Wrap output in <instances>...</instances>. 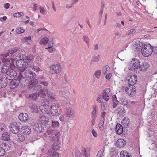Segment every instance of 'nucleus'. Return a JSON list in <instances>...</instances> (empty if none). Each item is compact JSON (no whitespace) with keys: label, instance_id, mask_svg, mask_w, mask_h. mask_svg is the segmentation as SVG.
<instances>
[{"label":"nucleus","instance_id":"obj_61","mask_svg":"<svg viewBox=\"0 0 157 157\" xmlns=\"http://www.w3.org/2000/svg\"><path fill=\"white\" fill-rule=\"evenodd\" d=\"M91 132L92 134V135H93V136H94V137H97V132H96V131H95L94 129H93L92 130Z\"/></svg>","mask_w":157,"mask_h":157},{"label":"nucleus","instance_id":"obj_2","mask_svg":"<svg viewBox=\"0 0 157 157\" xmlns=\"http://www.w3.org/2000/svg\"><path fill=\"white\" fill-rule=\"evenodd\" d=\"M2 61L4 64L1 68V72L7 75L11 68V67L14 65L13 63V59L10 58V59L9 58L6 59L3 57Z\"/></svg>","mask_w":157,"mask_h":157},{"label":"nucleus","instance_id":"obj_56","mask_svg":"<svg viewBox=\"0 0 157 157\" xmlns=\"http://www.w3.org/2000/svg\"><path fill=\"white\" fill-rule=\"evenodd\" d=\"M31 36H29L27 37H26L22 39V41L23 42H27L28 40H31Z\"/></svg>","mask_w":157,"mask_h":157},{"label":"nucleus","instance_id":"obj_48","mask_svg":"<svg viewBox=\"0 0 157 157\" xmlns=\"http://www.w3.org/2000/svg\"><path fill=\"white\" fill-rule=\"evenodd\" d=\"M100 55H98L97 56H94L92 58L91 61L92 62H98L99 61L100 58Z\"/></svg>","mask_w":157,"mask_h":157},{"label":"nucleus","instance_id":"obj_13","mask_svg":"<svg viewBox=\"0 0 157 157\" xmlns=\"http://www.w3.org/2000/svg\"><path fill=\"white\" fill-rule=\"evenodd\" d=\"M17 50V48H12L8 50V52L7 53L5 54H1L0 56H3V57L6 58L7 56H9L10 54H11L10 57H13V55H15L16 51Z\"/></svg>","mask_w":157,"mask_h":157},{"label":"nucleus","instance_id":"obj_33","mask_svg":"<svg viewBox=\"0 0 157 157\" xmlns=\"http://www.w3.org/2000/svg\"><path fill=\"white\" fill-rule=\"evenodd\" d=\"M105 121V118H101L98 124V126L99 129L101 131L103 130L104 128V124Z\"/></svg>","mask_w":157,"mask_h":157},{"label":"nucleus","instance_id":"obj_1","mask_svg":"<svg viewBox=\"0 0 157 157\" xmlns=\"http://www.w3.org/2000/svg\"><path fill=\"white\" fill-rule=\"evenodd\" d=\"M36 77V74L33 71H31L26 67L24 71L19 73L17 76V79L21 80V81L27 80V78H34Z\"/></svg>","mask_w":157,"mask_h":157},{"label":"nucleus","instance_id":"obj_19","mask_svg":"<svg viewBox=\"0 0 157 157\" xmlns=\"http://www.w3.org/2000/svg\"><path fill=\"white\" fill-rule=\"evenodd\" d=\"M34 130L38 133H41L43 132L44 129L40 124H36L33 126Z\"/></svg>","mask_w":157,"mask_h":157},{"label":"nucleus","instance_id":"obj_7","mask_svg":"<svg viewBox=\"0 0 157 157\" xmlns=\"http://www.w3.org/2000/svg\"><path fill=\"white\" fill-rule=\"evenodd\" d=\"M34 90L37 92H38V94L42 98H44L48 93L47 89H43L41 85L36 86L34 88Z\"/></svg>","mask_w":157,"mask_h":157},{"label":"nucleus","instance_id":"obj_9","mask_svg":"<svg viewBox=\"0 0 157 157\" xmlns=\"http://www.w3.org/2000/svg\"><path fill=\"white\" fill-rule=\"evenodd\" d=\"M27 61H25L24 60L20 59L17 60L16 62V65L21 72L24 71L26 68L25 67L28 65Z\"/></svg>","mask_w":157,"mask_h":157},{"label":"nucleus","instance_id":"obj_41","mask_svg":"<svg viewBox=\"0 0 157 157\" xmlns=\"http://www.w3.org/2000/svg\"><path fill=\"white\" fill-rule=\"evenodd\" d=\"M33 56L32 55H29L27 56L26 57L24 61H27V63L28 64V63L30 62V61L33 60Z\"/></svg>","mask_w":157,"mask_h":157},{"label":"nucleus","instance_id":"obj_44","mask_svg":"<svg viewBox=\"0 0 157 157\" xmlns=\"http://www.w3.org/2000/svg\"><path fill=\"white\" fill-rule=\"evenodd\" d=\"M48 38L46 37H45L42 39L40 42H41V44L44 45L47 44L48 42Z\"/></svg>","mask_w":157,"mask_h":157},{"label":"nucleus","instance_id":"obj_63","mask_svg":"<svg viewBox=\"0 0 157 157\" xmlns=\"http://www.w3.org/2000/svg\"><path fill=\"white\" fill-rule=\"evenodd\" d=\"M59 154L57 152H53L52 155V157H59Z\"/></svg>","mask_w":157,"mask_h":157},{"label":"nucleus","instance_id":"obj_51","mask_svg":"<svg viewBox=\"0 0 157 157\" xmlns=\"http://www.w3.org/2000/svg\"><path fill=\"white\" fill-rule=\"evenodd\" d=\"M32 68V70L37 72L41 71V70L38 67L36 66H33Z\"/></svg>","mask_w":157,"mask_h":157},{"label":"nucleus","instance_id":"obj_54","mask_svg":"<svg viewBox=\"0 0 157 157\" xmlns=\"http://www.w3.org/2000/svg\"><path fill=\"white\" fill-rule=\"evenodd\" d=\"M40 12L41 13L43 14L44 15L46 14V11L44 10V7H43L42 6H40Z\"/></svg>","mask_w":157,"mask_h":157},{"label":"nucleus","instance_id":"obj_5","mask_svg":"<svg viewBox=\"0 0 157 157\" xmlns=\"http://www.w3.org/2000/svg\"><path fill=\"white\" fill-rule=\"evenodd\" d=\"M50 111L52 115L58 116L61 113L60 107L58 104L53 103L50 107Z\"/></svg>","mask_w":157,"mask_h":157},{"label":"nucleus","instance_id":"obj_16","mask_svg":"<svg viewBox=\"0 0 157 157\" xmlns=\"http://www.w3.org/2000/svg\"><path fill=\"white\" fill-rule=\"evenodd\" d=\"M126 144V141L122 139H118L116 143V145L119 148L124 147Z\"/></svg>","mask_w":157,"mask_h":157},{"label":"nucleus","instance_id":"obj_45","mask_svg":"<svg viewBox=\"0 0 157 157\" xmlns=\"http://www.w3.org/2000/svg\"><path fill=\"white\" fill-rule=\"evenodd\" d=\"M56 96L55 94L53 93L49 94L48 98L51 100H53L55 99Z\"/></svg>","mask_w":157,"mask_h":157},{"label":"nucleus","instance_id":"obj_23","mask_svg":"<svg viewBox=\"0 0 157 157\" xmlns=\"http://www.w3.org/2000/svg\"><path fill=\"white\" fill-rule=\"evenodd\" d=\"M116 133L118 135H120L123 132V128L122 126L120 124H117L116 126Z\"/></svg>","mask_w":157,"mask_h":157},{"label":"nucleus","instance_id":"obj_43","mask_svg":"<svg viewBox=\"0 0 157 157\" xmlns=\"http://www.w3.org/2000/svg\"><path fill=\"white\" fill-rule=\"evenodd\" d=\"M50 109V107H49L48 105H45L44 106L43 109H42V111L43 112H44V113H46L49 111V109Z\"/></svg>","mask_w":157,"mask_h":157},{"label":"nucleus","instance_id":"obj_34","mask_svg":"<svg viewBox=\"0 0 157 157\" xmlns=\"http://www.w3.org/2000/svg\"><path fill=\"white\" fill-rule=\"evenodd\" d=\"M8 142L5 143L3 142L1 144V147L4 149L5 151V150H8L9 149V146L8 145Z\"/></svg>","mask_w":157,"mask_h":157},{"label":"nucleus","instance_id":"obj_60","mask_svg":"<svg viewBox=\"0 0 157 157\" xmlns=\"http://www.w3.org/2000/svg\"><path fill=\"white\" fill-rule=\"evenodd\" d=\"M40 84H42L44 86H47L48 84V83L47 81H41L40 82Z\"/></svg>","mask_w":157,"mask_h":157},{"label":"nucleus","instance_id":"obj_50","mask_svg":"<svg viewBox=\"0 0 157 157\" xmlns=\"http://www.w3.org/2000/svg\"><path fill=\"white\" fill-rule=\"evenodd\" d=\"M23 12H19L15 13L13 14V16L15 17H19L21 16H23Z\"/></svg>","mask_w":157,"mask_h":157},{"label":"nucleus","instance_id":"obj_11","mask_svg":"<svg viewBox=\"0 0 157 157\" xmlns=\"http://www.w3.org/2000/svg\"><path fill=\"white\" fill-rule=\"evenodd\" d=\"M136 88L133 84H129L128 85L125 89L126 93L129 95L133 96L136 92Z\"/></svg>","mask_w":157,"mask_h":157},{"label":"nucleus","instance_id":"obj_20","mask_svg":"<svg viewBox=\"0 0 157 157\" xmlns=\"http://www.w3.org/2000/svg\"><path fill=\"white\" fill-rule=\"evenodd\" d=\"M23 52V51H20L17 48V50L16 51L15 55H13V57L10 58H12L13 59V62L14 60H16V59H18L17 58V57L20 58L21 57H23L24 55L23 54H22V52Z\"/></svg>","mask_w":157,"mask_h":157},{"label":"nucleus","instance_id":"obj_38","mask_svg":"<svg viewBox=\"0 0 157 157\" xmlns=\"http://www.w3.org/2000/svg\"><path fill=\"white\" fill-rule=\"evenodd\" d=\"M110 67L109 66L106 65L103 67L102 70V73L104 75L107 74V72L109 71Z\"/></svg>","mask_w":157,"mask_h":157},{"label":"nucleus","instance_id":"obj_3","mask_svg":"<svg viewBox=\"0 0 157 157\" xmlns=\"http://www.w3.org/2000/svg\"><path fill=\"white\" fill-rule=\"evenodd\" d=\"M154 49V48L150 44H145L142 46V54L144 56H148L152 54Z\"/></svg>","mask_w":157,"mask_h":157},{"label":"nucleus","instance_id":"obj_15","mask_svg":"<svg viewBox=\"0 0 157 157\" xmlns=\"http://www.w3.org/2000/svg\"><path fill=\"white\" fill-rule=\"evenodd\" d=\"M21 80L18 79L17 78L14 80L12 81L10 83V88L14 89L17 87L19 85Z\"/></svg>","mask_w":157,"mask_h":157},{"label":"nucleus","instance_id":"obj_46","mask_svg":"<svg viewBox=\"0 0 157 157\" xmlns=\"http://www.w3.org/2000/svg\"><path fill=\"white\" fill-rule=\"evenodd\" d=\"M102 98L105 100L108 101L109 99V97L108 94H106V93L102 92Z\"/></svg>","mask_w":157,"mask_h":157},{"label":"nucleus","instance_id":"obj_47","mask_svg":"<svg viewBox=\"0 0 157 157\" xmlns=\"http://www.w3.org/2000/svg\"><path fill=\"white\" fill-rule=\"evenodd\" d=\"M25 138L24 136L20 134L18 136L17 141L19 142H22L24 141Z\"/></svg>","mask_w":157,"mask_h":157},{"label":"nucleus","instance_id":"obj_10","mask_svg":"<svg viewBox=\"0 0 157 157\" xmlns=\"http://www.w3.org/2000/svg\"><path fill=\"white\" fill-rule=\"evenodd\" d=\"M50 73L51 74H58L61 71V67L59 64L52 65L50 67Z\"/></svg>","mask_w":157,"mask_h":157},{"label":"nucleus","instance_id":"obj_58","mask_svg":"<svg viewBox=\"0 0 157 157\" xmlns=\"http://www.w3.org/2000/svg\"><path fill=\"white\" fill-rule=\"evenodd\" d=\"M97 112L92 111L91 113L92 117L96 118L97 116Z\"/></svg>","mask_w":157,"mask_h":157},{"label":"nucleus","instance_id":"obj_55","mask_svg":"<svg viewBox=\"0 0 157 157\" xmlns=\"http://www.w3.org/2000/svg\"><path fill=\"white\" fill-rule=\"evenodd\" d=\"M101 108L103 110H105L106 109V107H107V105L103 102H102L101 103Z\"/></svg>","mask_w":157,"mask_h":157},{"label":"nucleus","instance_id":"obj_31","mask_svg":"<svg viewBox=\"0 0 157 157\" xmlns=\"http://www.w3.org/2000/svg\"><path fill=\"white\" fill-rule=\"evenodd\" d=\"M7 75L12 78L13 77L15 78V76H16L17 73L15 71L11 69V68Z\"/></svg>","mask_w":157,"mask_h":157},{"label":"nucleus","instance_id":"obj_25","mask_svg":"<svg viewBox=\"0 0 157 157\" xmlns=\"http://www.w3.org/2000/svg\"><path fill=\"white\" fill-rule=\"evenodd\" d=\"M130 78L128 79V81L130 83L135 84L137 81V78L136 75H131Z\"/></svg>","mask_w":157,"mask_h":157},{"label":"nucleus","instance_id":"obj_40","mask_svg":"<svg viewBox=\"0 0 157 157\" xmlns=\"http://www.w3.org/2000/svg\"><path fill=\"white\" fill-rule=\"evenodd\" d=\"M51 121L52 122V126L53 128H55L59 126V124L58 121L52 120H51Z\"/></svg>","mask_w":157,"mask_h":157},{"label":"nucleus","instance_id":"obj_21","mask_svg":"<svg viewBox=\"0 0 157 157\" xmlns=\"http://www.w3.org/2000/svg\"><path fill=\"white\" fill-rule=\"evenodd\" d=\"M18 118L21 121L25 122L28 119V115L25 113H21L18 116Z\"/></svg>","mask_w":157,"mask_h":157},{"label":"nucleus","instance_id":"obj_36","mask_svg":"<svg viewBox=\"0 0 157 157\" xmlns=\"http://www.w3.org/2000/svg\"><path fill=\"white\" fill-rule=\"evenodd\" d=\"M119 100L122 105H127L128 101L124 97H122L119 98Z\"/></svg>","mask_w":157,"mask_h":157},{"label":"nucleus","instance_id":"obj_53","mask_svg":"<svg viewBox=\"0 0 157 157\" xmlns=\"http://www.w3.org/2000/svg\"><path fill=\"white\" fill-rule=\"evenodd\" d=\"M17 33L18 34H21L23 33L24 32V30L22 29L21 28H18L17 29Z\"/></svg>","mask_w":157,"mask_h":157},{"label":"nucleus","instance_id":"obj_59","mask_svg":"<svg viewBox=\"0 0 157 157\" xmlns=\"http://www.w3.org/2000/svg\"><path fill=\"white\" fill-rule=\"evenodd\" d=\"M118 102V101H115L113 102V108H115L117 107Z\"/></svg>","mask_w":157,"mask_h":157},{"label":"nucleus","instance_id":"obj_32","mask_svg":"<svg viewBox=\"0 0 157 157\" xmlns=\"http://www.w3.org/2000/svg\"><path fill=\"white\" fill-rule=\"evenodd\" d=\"M10 135L8 132H5L2 134V139L4 141H8L10 139Z\"/></svg>","mask_w":157,"mask_h":157},{"label":"nucleus","instance_id":"obj_8","mask_svg":"<svg viewBox=\"0 0 157 157\" xmlns=\"http://www.w3.org/2000/svg\"><path fill=\"white\" fill-rule=\"evenodd\" d=\"M22 82L25 83L27 88L30 90L34 87L38 83V81L37 79H31L29 80H25Z\"/></svg>","mask_w":157,"mask_h":157},{"label":"nucleus","instance_id":"obj_62","mask_svg":"<svg viewBox=\"0 0 157 157\" xmlns=\"http://www.w3.org/2000/svg\"><path fill=\"white\" fill-rule=\"evenodd\" d=\"M93 111L97 112L98 110V107L97 105H94L93 106Z\"/></svg>","mask_w":157,"mask_h":157},{"label":"nucleus","instance_id":"obj_57","mask_svg":"<svg viewBox=\"0 0 157 157\" xmlns=\"http://www.w3.org/2000/svg\"><path fill=\"white\" fill-rule=\"evenodd\" d=\"M5 151L1 147H0V156H2L5 154Z\"/></svg>","mask_w":157,"mask_h":157},{"label":"nucleus","instance_id":"obj_28","mask_svg":"<svg viewBox=\"0 0 157 157\" xmlns=\"http://www.w3.org/2000/svg\"><path fill=\"white\" fill-rule=\"evenodd\" d=\"M40 95L36 92L34 93L30 94L29 96V98L33 100H36L37 99Z\"/></svg>","mask_w":157,"mask_h":157},{"label":"nucleus","instance_id":"obj_14","mask_svg":"<svg viewBox=\"0 0 157 157\" xmlns=\"http://www.w3.org/2000/svg\"><path fill=\"white\" fill-rule=\"evenodd\" d=\"M22 132L25 135H28L31 132L30 127L27 125H24L21 128Z\"/></svg>","mask_w":157,"mask_h":157},{"label":"nucleus","instance_id":"obj_52","mask_svg":"<svg viewBox=\"0 0 157 157\" xmlns=\"http://www.w3.org/2000/svg\"><path fill=\"white\" fill-rule=\"evenodd\" d=\"M136 30L134 29H132L130 30H129L127 32V35L128 36L132 34H133L136 32Z\"/></svg>","mask_w":157,"mask_h":157},{"label":"nucleus","instance_id":"obj_39","mask_svg":"<svg viewBox=\"0 0 157 157\" xmlns=\"http://www.w3.org/2000/svg\"><path fill=\"white\" fill-rule=\"evenodd\" d=\"M31 109L33 112H36L38 110V107L35 104L32 103L31 106Z\"/></svg>","mask_w":157,"mask_h":157},{"label":"nucleus","instance_id":"obj_49","mask_svg":"<svg viewBox=\"0 0 157 157\" xmlns=\"http://www.w3.org/2000/svg\"><path fill=\"white\" fill-rule=\"evenodd\" d=\"M101 73V71L100 70H97L95 72L94 75L97 78H100V76Z\"/></svg>","mask_w":157,"mask_h":157},{"label":"nucleus","instance_id":"obj_27","mask_svg":"<svg viewBox=\"0 0 157 157\" xmlns=\"http://www.w3.org/2000/svg\"><path fill=\"white\" fill-rule=\"evenodd\" d=\"M129 123L130 120L127 117H125L124 119L121 121V123L126 128H127L129 127Z\"/></svg>","mask_w":157,"mask_h":157},{"label":"nucleus","instance_id":"obj_22","mask_svg":"<svg viewBox=\"0 0 157 157\" xmlns=\"http://www.w3.org/2000/svg\"><path fill=\"white\" fill-rule=\"evenodd\" d=\"M117 115L119 116H122L125 114L126 110L123 106H120L118 107L117 110Z\"/></svg>","mask_w":157,"mask_h":157},{"label":"nucleus","instance_id":"obj_4","mask_svg":"<svg viewBox=\"0 0 157 157\" xmlns=\"http://www.w3.org/2000/svg\"><path fill=\"white\" fill-rule=\"evenodd\" d=\"M48 137L49 138L50 140L57 141L59 140L60 138V133L58 131H49L47 132Z\"/></svg>","mask_w":157,"mask_h":157},{"label":"nucleus","instance_id":"obj_6","mask_svg":"<svg viewBox=\"0 0 157 157\" xmlns=\"http://www.w3.org/2000/svg\"><path fill=\"white\" fill-rule=\"evenodd\" d=\"M132 66L130 65L129 70L135 72L140 73L139 67H140L139 61L137 59L134 58L132 61Z\"/></svg>","mask_w":157,"mask_h":157},{"label":"nucleus","instance_id":"obj_30","mask_svg":"<svg viewBox=\"0 0 157 157\" xmlns=\"http://www.w3.org/2000/svg\"><path fill=\"white\" fill-rule=\"evenodd\" d=\"M91 150V148L90 147H87L84 148L82 150L83 152V155L85 157H89L90 155V151Z\"/></svg>","mask_w":157,"mask_h":157},{"label":"nucleus","instance_id":"obj_17","mask_svg":"<svg viewBox=\"0 0 157 157\" xmlns=\"http://www.w3.org/2000/svg\"><path fill=\"white\" fill-rule=\"evenodd\" d=\"M140 44V42L139 41H137L133 42L132 45V48L135 51H138L140 49L142 48L143 45L142 43Z\"/></svg>","mask_w":157,"mask_h":157},{"label":"nucleus","instance_id":"obj_35","mask_svg":"<svg viewBox=\"0 0 157 157\" xmlns=\"http://www.w3.org/2000/svg\"><path fill=\"white\" fill-rule=\"evenodd\" d=\"M82 39L83 41L87 44L88 47H89V46L90 39L88 36L86 35H83Z\"/></svg>","mask_w":157,"mask_h":157},{"label":"nucleus","instance_id":"obj_26","mask_svg":"<svg viewBox=\"0 0 157 157\" xmlns=\"http://www.w3.org/2000/svg\"><path fill=\"white\" fill-rule=\"evenodd\" d=\"M74 110L70 108L69 107L67 110L66 113L67 116L70 118H72V117L74 115Z\"/></svg>","mask_w":157,"mask_h":157},{"label":"nucleus","instance_id":"obj_29","mask_svg":"<svg viewBox=\"0 0 157 157\" xmlns=\"http://www.w3.org/2000/svg\"><path fill=\"white\" fill-rule=\"evenodd\" d=\"M68 87H64L62 86V87L59 89L60 94L63 96L65 95L67 91L68 90Z\"/></svg>","mask_w":157,"mask_h":157},{"label":"nucleus","instance_id":"obj_64","mask_svg":"<svg viewBox=\"0 0 157 157\" xmlns=\"http://www.w3.org/2000/svg\"><path fill=\"white\" fill-rule=\"evenodd\" d=\"M131 155H125L123 153L121 154V153H120V157H131Z\"/></svg>","mask_w":157,"mask_h":157},{"label":"nucleus","instance_id":"obj_37","mask_svg":"<svg viewBox=\"0 0 157 157\" xmlns=\"http://www.w3.org/2000/svg\"><path fill=\"white\" fill-rule=\"evenodd\" d=\"M7 80L6 79H5L4 81L3 80H2L1 82H0V88H3L5 87L7 84Z\"/></svg>","mask_w":157,"mask_h":157},{"label":"nucleus","instance_id":"obj_12","mask_svg":"<svg viewBox=\"0 0 157 157\" xmlns=\"http://www.w3.org/2000/svg\"><path fill=\"white\" fill-rule=\"evenodd\" d=\"M10 129L13 133L16 134L19 132L20 127L18 124L13 122L10 124Z\"/></svg>","mask_w":157,"mask_h":157},{"label":"nucleus","instance_id":"obj_24","mask_svg":"<svg viewBox=\"0 0 157 157\" xmlns=\"http://www.w3.org/2000/svg\"><path fill=\"white\" fill-rule=\"evenodd\" d=\"M40 121L44 124H47L49 121V119L48 117H46L44 115H42L40 117Z\"/></svg>","mask_w":157,"mask_h":157},{"label":"nucleus","instance_id":"obj_18","mask_svg":"<svg viewBox=\"0 0 157 157\" xmlns=\"http://www.w3.org/2000/svg\"><path fill=\"white\" fill-rule=\"evenodd\" d=\"M149 67L148 63L146 61H144L139 67L140 73L141 71H144L147 70Z\"/></svg>","mask_w":157,"mask_h":157},{"label":"nucleus","instance_id":"obj_42","mask_svg":"<svg viewBox=\"0 0 157 157\" xmlns=\"http://www.w3.org/2000/svg\"><path fill=\"white\" fill-rule=\"evenodd\" d=\"M52 147L53 150H58L59 149V146L57 143H54L52 145Z\"/></svg>","mask_w":157,"mask_h":157}]
</instances>
